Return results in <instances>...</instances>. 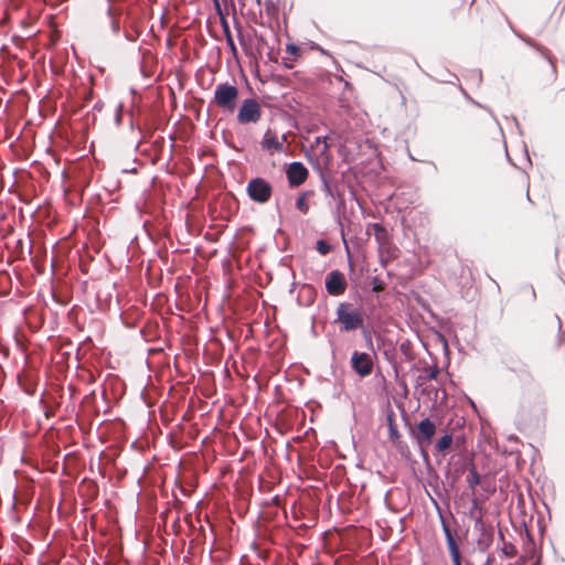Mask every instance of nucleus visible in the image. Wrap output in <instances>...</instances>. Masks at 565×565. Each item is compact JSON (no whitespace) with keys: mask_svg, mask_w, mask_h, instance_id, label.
<instances>
[{"mask_svg":"<svg viewBox=\"0 0 565 565\" xmlns=\"http://www.w3.org/2000/svg\"><path fill=\"white\" fill-rule=\"evenodd\" d=\"M521 408L531 416H540L545 413L546 397L541 390H535L523 395Z\"/></svg>","mask_w":565,"mask_h":565,"instance_id":"3","label":"nucleus"},{"mask_svg":"<svg viewBox=\"0 0 565 565\" xmlns=\"http://www.w3.org/2000/svg\"><path fill=\"white\" fill-rule=\"evenodd\" d=\"M262 147L271 153L274 152H282L284 151V143L278 140L277 136L271 132L270 130H267L264 135Z\"/></svg>","mask_w":565,"mask_h":565,"instance_id":"13","label":"nucleus"},{"mask_svg":"<svg viewBox=\"0 0 565 565\" xmlns=\"http://www.w3.org/2000/svg\"><path fill=\"white\" fill-rule=\"evenodd\" d=\"M348 284L344 274L340 270H332L326 277V289L331 296L343 295Z\"/></svg>","mask_w":565,"mask_h":565,"instance_id":"9","label":"nucleus"},{"mask_svg":"<svg viewBox=\"0 0 565 565\" xmlns=\"http://www.w3.org/2000/svg\"><path fill=\"white\" fill-rule=\"evenodd\" d=\"M312 192H305L302 193L298 199H297V202H296V206L297 209L302 213V214H307L309 212V205L307 203V196L310 195Z\"/></svg>","mask_w":565,"mask_h":565,"instance_id":"21","label":"nucleus"},{"mask_svg":"<svg viewBox=\"0 0 565 565\" xmlns=\"http://www.w3.org/2000/svg\"><path fill=\"white\" fill-rule=\"evenodd\" d=\"M286 174L290 186H299L307 180L309 172L301 162H292L289 164Z\"/></svg>","mask_w":565,"mask_h":565,"instance_id":"10","label":"nucleus"},{"mask_svg":"<svg viewBox=\"0 0 565 565\" xmlns=\"http://www.w3.org/2000/svg\"><path fill=\"white\" fill-rule=\"evenodd\" d=\"M451 561L454 565H461V555L451 556Z\"/></svg>","mask_w":565,"mask_h":565,"instance_id":"29","label":"nucleus"},{"mask_svg":"<svg viewBox=\"0 0 565 565\" xmlns=\"http://www.w3.org/2000/svg\"><path fill=\"white\" fill-rule=\"evenodd\" d=\"M449 13L454 20H458L467 7L469 10V22L473 30H489L493 26L495 10L486 3H476V0H447Z\"/></svg>","mask_w":565,"mask_h":565,"instance_id":"1","label":"nucleus"},{"mask_svg":"<svg viewBox=\"0 0 565 565\" xmlns=\"http://www.w3.org/2000/svg\"><path fill=\"white\" fill-rule=\"evenodd\" d=\"M316 248L321 255H327L332 250V246L324 239H319L317 242Z\"/></svg>","mask_w":565,"mask_h":565,"instance_id":"23","label":"nucleus"},{"mask_svg":"<svg viewBox=\"0 0 565 565\" xmlns=\"http://www.w3.org/2000/svg\"><path fill=\"white\" fill-rule=\"evenodd\" d=\"M255 323L259 324L262 320H254Z\"/></svg>","mask_w":565,"mask_h":565,"instance_id":"35","label":"nucleus"},{"mask_svg":"<svg viewBox=\"0 0 565 565\" xmlns=\"http://www.w3.org/2000/svg\"><path fill=\"white\" fill-rule=\"evenodd\" d=\"M467 484L472 491H475V488L480 483V475L477 471V468L475 465H471L469 468V472L466 477Z\"/></svg>","mask_w":565,"mask_h":565,"instance_id":"20","label":"nucleus"},{"mask_svg":"<svg viewBox=\"0 0 565 565\" xmlns=\"http://www.w3.org/2000/svg\"><path fill=\"white\" fill-rule=\"evenodd\" d=\"M262 118V107L254 98H247L243 102L237 113V120L242 125L256 124Z\"/></svg>","mask_w":565,"mask_h":565,"instance_id":"6","label":"nucleus"},{"mask_svg":"<svg viewBox=\"0 0 565 565\" xmlns=\"http://www.w3.org/2000/svg\"><path fill=\"white\" fill-rule=\"evenodd\" d=\"M439 519H440V525H441V529H443V532H444V535L446 539V544H447L450 557L451 556L457 557V555H460V548H459V543L456 537V534L451 530L450 525L448 524V522L446 521V519L444 518V515L440 512H439Z\"/></svg>","mask_w":565,"mask_h":565,"instance_id":"11","label":"nucleus"},{"mask_svg":"<svg viewBox=\"0 0 565 565\" xmlns=\"http://www.w3.org/2000/svg\"><path fill=\"white\" fill-rule=\"evenodd\" d=\"M4 21H6V17H2V20H1L2 25L4 24Z\"/></svg>","mask_w":565,"mask_h":565,"instance_id":"34","label":"nucleus"},{"mask_svg":"<svg viewBox=\"0 0 565 565\" xmlns=\"http://www.w3.org/2000/svg\"><path fill=\"white\" fill-rule=\"evenodd\" d=\"M246 192L252 201L265 204L271 198L273 186L263 178H254L249 180Z\"/></svg>","mask_w":565,"mask_h":565,"instance_id":"4","label":"nucleus"},{"mask_svg":"<svg viewBox=\"0 0 565 565\" xmlns=\"http://www.w3.org/2000/svg\"><path fill=\"white\" fill-rule=\"evenodd\" d=\"M324 190H326L328 195L333 196L332 189H331V186L328 183H324Z\"/></svg>","mask_w":565,"mask_h":565,"instance_id":"30","label":"nucleus"},{"mask_svg":"<svg viewBox=\"0 0 565 565\" xmlns=\"http://www.w3.org/2000/svg\"><path fill=\"white\" fill-rule=\"evenodd\" d=\"M436 433V425L429 418H424L417 424V434L415 435V439L420 449L422 457L427 460V447L431 444L433 437Z\"/></svg>","mask_w":565,"mask_h":565,"instance_id":"5","label":"nucleus"},{"mask_svg":"<svg viewBox=\"0 0 565 565\" xmlns=\"http://www.w3.org/2000/svg\"><path fill=\"white\" fill-rule=\"evenodd\" d=\"M238 99V89L236 86L223 83L218 84L214 92L213 103L227 113H233Z\"/></svg>","mask_w":565,"mask_h":565,"instance_id":"2","label":"nucleus"},{"mask_svg":"<svg viewBox=\"0 0 565 565\" xmlns=\"http://www.w3.org/2000/svg\"><path fill=\"white\" fill-rule=\"evenodd\" d=\"M342 322L341 330H353L356 328H361L363 331V334L366 340L371 341V337L369 335V332L366 328L363 326V320H340Z\"/></svg>","mask_w":565,"mask_h":565,"instance_id":"17","label":"nucleus"},{"mask_svg":"<svg viewBox=\"0 0 565 565\" xmlns=\"http://www.w3.org/2000/svg\"><path fill=\"white\" fill-rule=\"evenodd\" d=\"M451 444H452V435L445 434L435 444V451L437 454H444L447 449L450 448Z\"/></svg>","mask_w":565,"mask_h":565,"instance_id":"19","label":"nucleus"},{"mask_svg":"<svg viewBox=\"0 0 565 565\" xmlns=\"http://www.w3.org/2000/svg\"><path fill=\"white\" fill-rule=\"evenodd\" d=\"M385 282L383 280H381L379 277H374L372 279V289L373 291L375 292H380V291H383L385 289Z\"/></svg>","mask_w":565,"mask_h":565,"instance_id":"26","label":"nucleus"},{"mask_svg":"<svg viewBox=\"0 0 565 565\" xmlns=\"http://www.w3.org/2000/svg\"><path fill=\"white\" fill-rule=\"evenodd\" d=\"M339 318H345V319H349V318H352L350 315H345V316H342L341 313H339Z\"/></svg>","mask_w":565,"mask_h":565,"instance_id":"32","label":"nucleus"},{"mask_svg":"<svg viewBox=\"0 0 565 565\" xmlns=\"http://www.w3.org/2000/svg\"><path fill=\"white\" fill-rule=\"evenodd\" d=\"M388 437L392 441H395L397 438H399L398 429L392 419H390L388 424Z\"/></svg>","mask_w":565,"mask_h":565,"instance_id":"25","label":"nucleus"},{"mask_svg":"<svg viewBox=\"0 0 565 565\" xmlns=\"http://www.w3.org/2000/svg\"><path fill=\"white\" fill-rule=\"evenodd\" d=\"M286 53L287 56L284 57V65L287 68H292L294 63L297 61L298 57L301 56L302 51L298 45L289 43L286 45Z\"/></svg>","mask_w":565,"mask_h":565,"instance_id":"15","label":"nucleus"},{"mask_svg":"<svg viewBox=\"0 0 565 565\" xmlns=\"http://www.w3.org/2000/svg\"><path fill=\"white\" fill-rule=\"evenodd\" d=\"M1 67H2V68L4 67V64H3V63L1 64Z\"/></svg>","mask_w":565,"mask_h":565,"instance_id":"37","label":"nucleus"},{"mask_svg":"<svg viewBox=\"0 0 565 565\" xmlns=\"http://www.w3.org/2000/svg\"><path fill=\"white\" fill-rule=\"evenodd\" d=\"M425 377L429 381L435 380L437 375L439 374V369L434 366H428L424 369Z\"/></svg>","mask_w":565,"mask_h":565,"instance_id":"24","label":"nucleus"},{"mask_svg":"<svg viewBox=\"0 0 565 565\" xmlns=\"http://www.w3.org/2000/svg\"><path fill=\"white\" fill-rule=\"evenodd\" d=\"M1 275H2V278H3L4 276H8V274H7L6 271H3V270L1 271Z\"/></svg>","mask_w":565,"mask_h":565,"instance_id":"33","label":"nucleus"},{"mask_svg":"<svg viewBox=\"0 0 565 565\" xmlns=\"http://www.w3.org/2000/svg\"><path fill=\"white\" fill-rule=\"evenodd\" d=\"M6 248L11 250L8 255V263H12L22 254V241L21 238L9 237L4 244Z\"/></svg>","mask_w":565,"mask_h":565,"instance_id":"14","label":"nucleus"},{"mask_svg":"<svg viewBox=\"0 0 565 565\" xmlns=\"http://www.w3.org/2000/svg\"><path fill=\"white\" fill-rule=\"evenodd\" d=\"M562 328V323H561V320H558V329Z\"/></svg>","mask_w":565,"mask_h":565,"instance_id":"36","label":"nucleus"},{"mask_svg":"<svg viewBox=\"0 0 565 565\" xmlns=\"http://www.w3.org/2000/svg\"><path fill=\"white\" fill-rule=\"evenodd\" d=\"M14 509H15V499H14V495H12V502H11V510H12V512L14 511ZM10 518L13 521H18L17 516L13 513L10 515Z\"/></svg>","mask_w":565,"mask_h":565,"instance_id":"28","label":"nucleus"},{"mask_svg":"<svg viewBox=\"0 0 565 565\" xmlns=\"http://www.w3.org/2000/svg\"><path fill=\"white\" fill-rule=\"evenodd\" d=\"M499 540L502 542L500 551L504 557L512 558V557L516 556L518 550H516L515 545L511 542H507L504 540V535L501 531H499Z\"/></svg>","mask_w":565,"mask_h":565,"instance_id":"16","label":"nucleus"},{"mask_svg":"<svg viewBox=\"0 0 565 565\" xmlns=\"http://www.w3.org/2000/svg\"><path fill=\"white\" fill-rule=\"evenodd\" d=\"M223 26H224V33H225V38H226V42H227V45L230 46L231 49V52L236 55L237 53V49H236V45L234 43V40H233V36H232V33L230 31V28L227 25V22L225 20H223Z\"/></svg>","mask_w":565,"mask_h":565,"instance_id":"22","label":"nucleus"},{"mask_svg":"<svg viewBox=\"0 0 565 565\" xmlns=\"http://www.w3.org/2000/svg\"><path fill=\"white\" fill-rule=\"evenodd\" d=\"M275 320H268V319H265L264 320V327L265 328H269L270 327V322H274Z\"/></svg>","mask_w":565,"mask_h":565,"instance_id":"31","label":"nucleus"},{"mask_svg":"<svg viewBox=\"0 0 565 565\" xmlns=\"http://www.w3.org/2000/svg\"><path fill=\"white\" fill-rule=\"evenodd\" d=\"M373 231L375 241L379 248H390V242H392L391 235L387 230L380 223H373L367 226V233Z\"/></svg>","mask_w":565,"mask_h":565,"instance_id":"12","label":"nucleus"},{"mask_svg":"<svg viewBox=\"0 0 565 565\" xmlns=\"http://www.w3.org/2000/svg\"><path fill=\"white\" fill-rule=\"evenodd\" d=\"M447 397V393L443 388H435V402L440 399L443 402Z\"/></svg>","mask_w":565,"mask_h":565,"instance_id":"27","label":"nucleus"},{"mask_svg":"<svg viewBox=\"0 0 565 565\" xmlns=\"http://www.w3.org/2000/svg\"><path fill=\"white\" fill-rule=\"evenodd\" d=\"M473 529H475V531H477L479 533V536L477 539L478 550L481 552L487 551L493 542V533H494L493 526L486 525L482 516L479 515L475 520Z\"/></svg>","mask_w":565,"mask_h":565,"instance_id":"8","label":"nucleus"},{"mask_svg":"<svg viewBox=\"0 0 565 565\" xmlns=\"http://www.w3.org/2000/svg\"><path fill=\"white\" fill-rule=\"evenodd\" d=\"M351 367L361 377L369 376L373 370V358L366 352L354 351L351 355Z\"/></svg>","mask_w":565,"mask_h":565,"instance_id":"7","label":"nucleus"},{"mask_svg":"<svg viewBox=\"0 0 565 565\" xmlns=\"http://www.w3.org/2000/svg\"><path fill=\"white\" fill-rule=\"evenodd\" d=\"M381 263L385 266L387 262L397 257V248L390 242V248H379Z\"/></svg>","mask_w":565,"mask_h":565,"instance_id":"18","label":"nucleus"},{"mask_svg":"<svg viewBox=\"0 0 565 565\" xmlns=\"http://www.w3.org/2000/svg\"><path fill=\"white\" fill-rule=\"evenodd\" d=\"M257 2L259 3V2H260V0H257Z\"/></svg>","mask_w":565,"mask_h":565,"instance_id":"38","label":"nucleus"}]
</instances>
